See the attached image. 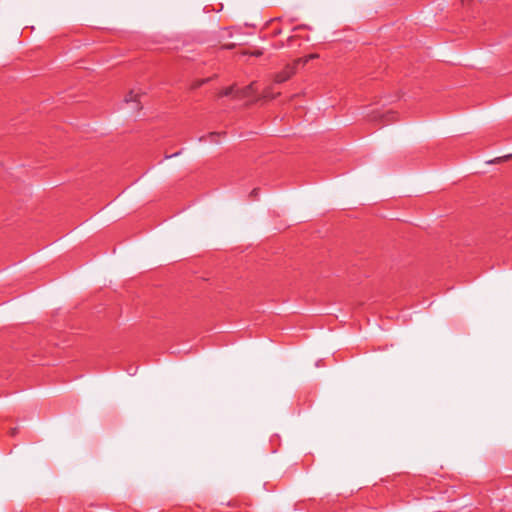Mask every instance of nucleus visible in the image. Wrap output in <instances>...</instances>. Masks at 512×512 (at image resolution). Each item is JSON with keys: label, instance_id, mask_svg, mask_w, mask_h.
Wrapping results in <instances>:
<instances>
[{"label": "nucleus", "instance_id": "3", "mask_svg": "<svg viewBox=\"0 0 512 512\" xmlns=\"http://www.w3.org/2000/svg\"><path fill=\"white\" fill-rule=\"evenodd\" d=\"M254 90V83H251L250 85H248L247 87H245L244 89L242 90H239L237 93L239 96H243V97H246L248 96L252 91Z\"/></svg>", "mask_w": 512, "mask_h": 512}, {"label": "nucleus", "instance_id": "9", "mask_svg": "<svg viewBox=\"0 0 512 512\" xmlns=\"http://www.w3.org/2000/svg\"><path fill=\"white\" fill-rule=\"evenodd\" d=\"M212 136L217 137V133L216 132L209 133V137H212Z\"/></svg>", "mask_w": 512, "mask_h": 512}, {"label": "nucleus", "instance_id": "11", "mask_svg": "<svg viewBox=\"0 0 512 512\" xmlns=\"http://www.w3.org/2000/svg\"><path fill=\"white\" fill-rule=\"evenodd\" d=\"M257 193H258V191H257L256 189H254V190L252 191V194H253V195H257Z\"/></svg>", "mask_w": 512, "mask_h": 512}, {"label": "nucleus", "instance_id": "2", "mask_svg": "<svg viewBox=\"0 0 512 512\" xmlns=\"http://www.w3.org/2000/svg\"><path fill=\"white\" fill-rule=\"evenodd\" d=\"M294 74L293 68H290L284 72L278 73L275 75V81L277 83H281L289 79Z\"/></svg>", "mask_w": 512, "mask_h": 512}, {"label": "nucleus", "instance_id": "10", "mask_svg": "<svg viewBox=\"0 0 512 512\" xmlns=\"http://www.w3.org/2000/svg\"><path fill=\"white\" fill-rule=\"evenodd\" d=\"M205 80L201 81V82H198L195 86H200L202 83H204Z\"/></svg>", "mask_w": 512, "mask_h": 512}, {"label": "nucleus", "instance_id": "5", "mask_svg": "<svg viewBox=\"0 0 512 512\" xmlns=\"http://www.w3.org/2000/svg\"><path fill=\"white\" fill-rule=\"evenodd\" d=\"M234 90V87L233 86H230V87H227L225 88L222 92H221V95L223 96H229Z\"/></svg>", "mask_w": 512, "mask_h": 512}, {"label": "nucleus", "instance_id": "4", "mask_svg": "<svg viewBox=\"0 0 512 512\" xmlns=\"http://www.w3.org/2000/svg\"><path fill=\"white\" fill-rule=\"evenodd\" d=\"M318 57H319V56H318V54H310V55H308V56H307V57H305V58L298 59V60H297V63H303V64H306L309 60H311V59H316V58H318Z\"/></svg>", "mask_w": 512, "mask_h": 512}, {"label": "nucleus", "instance_id": "1", "mask_svg": "<svg viewBox=\"0 0 512 512\" xmlns=\"http://www.w3.org/2000/svg\"><path fill=\"white\" fill-rule=\"evenodd\" d=\"M139 96V94L134 93V91L131 90L125 95L124 102L127 104L133 103V109H135L136 111H140L142 109V106L139 103Z\"/></svg>", "mask_w": 512, "mask_h": 512}, {"label": "nucleus", "instance_id": "7", "mask_svg": "<svg viewBox=\"0 0 512 512\" xmlns=\"http://www.w3.org/2000/svg\"><path fill=\"white\" fill-rule=\"evenodd\" d=\"M179 154H180L179 152H176V153H174L173 155H168V156H166V158L176 157V156H178Z\"/></svg>", "mask_w": 512, "mask_h": 512}, {"label": "nucleus", "instance_id": "6", "mask_svg": "<svg viewBox=\"0 0 512 512\" xmlns=\"http://www.w3.org/2000/svg\"><path fill=\"white\" fill-rule=\"evenodd\" d=\"M510 158H512V154H509V155H506V156H503V157H498V158L494 159L492 162H500V161L507 160V159H510Z\"/></svg>", "mask_w": 512, "mask_h": 512}, {"label": "nucleus", "instance_id": "8", "mask_svg": "<svg viewBox=\"0 0 512 512\" xmlns=\"http://www.w3.org/2000/svg\"><path fill=\"white\" fill-rule=\"evenodd\" d=\"M212 136L217 137V133L216 132L209 133V137H212Z\"/></svg>", "mask_w": 512, "mask_h": 512}]
</instances>
